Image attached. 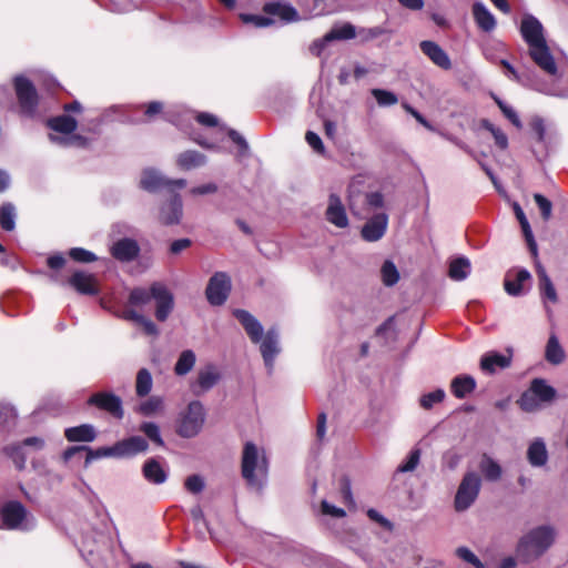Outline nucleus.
I'll return each mask as SVG.
<instances>
[{
    "mask_svg": "<svg viewBox=\"0 0 568 568\" xmlns=\"http://www.w3.org/2000/svg\"><path fill=\"white\" fill-rule=\"evenodd\" d=\"M520 34L528 45L531 60L547 74H557V64L547 44L541 22L531 14L523 17Z\"/></svg>",
    "mask_w": 568,
    "mask_h": 568,
    "instance_id": "f257e3e1",
    "label": "nucleus"
},
{
    "mask_svg": "<svg viewBox=\"0 0 568 568\" xmlns=\"http://www.w3.org/2000/svg\"><path fill=\"white\" fill-rule=\"evenodd\" d=\"M556 531L549 525L538 526L525 534L517 544V557L530 562L546 552L555 541Z\"/></svg>",
    "mask_w": 568,
    "mask_h": 568,
    "instance_id": "f03ea898",
    "label": "nucleus"
},
{
    "mask_svg": "<svg viewBox=\"0 0 568 568\" xmlns=\"http://www.w3.org/2000/svg\"><path fill=\"white\" fill-rule=\"evenodd\" d=\"M242 475L247 484L262 489L268 475V459L264 448L246 442L242 454Z\"/></svg>",
    "mask_w": 568,
    "mask_h": 568,
    "instance_id": "7ed1b4c3",
    "label": "nucleus"
},
{
    "mask_svg": "<svg viewBox=\"0 0 568 568\" xmlns=\"http://www.w3.org/2000/svg\"><path fill=\"white\" fill-rule=\"evenodd\" d=\"M47 126L52 131L49 134L51 143L67 148V146H84L87 139L82 135L74 134L78 128V121L70 114H61L47 120Z\"/></svg>",
    "mask_w": 568,
    "mask_h": 568,
    "instance_id": "20e7f679",
    "label": "nucleus"
},
{
    "mask_svg": "<svg viewBox=\"0 0 568 568\" xmlns=\"http://www.w3.org/2000/svg\"><path fill=\"white\" fill-rule=\"evenodd\" d=\"M556 396L557 390L546 379L535 378L517 403L524 412L535 413L550 404Z\"/></svg>",
    "mask_w": 568,
    "mask_h": 568,
    "instance_id": "39448f33",
    "label": "nucleus"
},
{
    "mask_svg": "<svg viewBox=\"0 0 568 568\" xmlns=\"http://www.w3.org/2000/svg\"><path fill=\"white\" fill-rule=\"evenodd\" d=\"M36 527V518L17 500L0 506V528L29 531Z\"/></svg>",
    "mask_w": 568,
    "mask_h": 568,
    "instance_id": "423d86ee",
    "label": "nucleus"
},
{
    "mask_svg": "<svg viewBox=\"0 0 568 568\" xmlns=\"http://www.w3.org/2000/svg\"><path fill=\"white\" fill-rule=\"evenodd\" d=\"M205 420L204 407L201 402H191L185 412L181 413L176 432L181 437L192 438L203 427Z\"/></svg>",
    "mask_w": 568,
    "mask_h": 568,
    "instance_id": "0eeeda50",
    "label": "nucleus"
},
{
    "mask_svg": "<svg viewBox=\"0 0 568 568\" xmlns=\"http://www.w3.org/2000/svg\"><path fill=\"white\" fill-rule=\"evenodd\" d=\"M45 442L38 436L28 437L20 443L9 444L3 447V454L10 458L16 468L19 470L24 469L27 457L30 452H39L44 448Z\"/></svg>",
    "mask_w": 568,
    "mask_h": 568,
    "instance_id": "6e6552de",
    "label": "nucleus"
},
{
    "mask_svg": "<svg viewBox=\"0 0 568 568\" xmlns=\"http://www.w3.org/2000/svg\"><path fill=\"white\" fill-rule=\"evenodd\" d=\"M481 486L478 474L469 471L463 477L455 496V509L467 510L477 499Z\"/></svg>",
    "mask_w": 568,
    "mask_h": 568,
    "instance_id": "1a4fd4ad",
    "label": "nucleus"
},
{
    "mask_svg": "<svg viewBox=\"0 0 568 568\" xmlns=\"http://www.w3.org/2000/svg\"><path fill=\"white\" fill-rule=\"evenodd\" d=\"M140 185L143 190L151 193L158 192L161 189H168L173 192L174 189H183L186 185V180H172L155 169H145L142 172Z\"/></svg>",
    "mask_w": 568,
    "mask_h": 568,
    "instance_id": "9d476101",
    "label": "nucleus"
},
{
    "mask_svg": "<svg viewBox=\"0 0 568 568\" xmlns=\"http://www.w3.org/2000/svg\"><path fill=\"white\" fill-rule=\"evenodd\" d=\"M231 277L225 272H216L209 280L205 295L211 305H223L231 292Z\"/></svg>",
    "mask_w": 568,
    "mask_h": 568,
    "instance_id": "9b49d317",
    "label": "nucleus"
},
{
    "mask_svg": "<svg viewBox=\"0 0 568 568\" xmlns=\"http://www.w3.org/2000/svg\"><path fill=\"white\" fill-rule=\"evenodd\" d=\"M14 89L22 113L33 115L38 105V93L31 81L22 75L16 77Z\"/></svg>",
    "mask_w": 568,
    "mask_h": 568,
    "instance_id": "f8f14e48",
    "label": "nucleus"
},
{
    "mask_svg": "<svg viewBox=\"0 0 568 568\" xmlns=\"http://www.w3.org/2000/svg\"><path fill=\"white\" fill-rule=\"evenodd\" d=\"M153 300L155 301V317L160 322H164L170 316L174 307L173 294L160 282L152 284Z\"/></svg>",
    "mask_w": 568,
    "mask_h": 568,
    "instance_id": "ddd939ff",
    "label": "nucleus"
},
{
    "mask_svg": "<svg viewBox=\"0 0 568 568\" xmlns=\"http://www.w3.org/2000/svg\"><path fill=\"white\" fill-rule=\"evenodd\" d=\"M222 378L217 366L207 364L197 372L196 379L191 384V390L194 395L201 396L212 389Z\"/></svg>",
    "mask_w": 568,
    "mask_h": 568,
    "instance_id": "4468645a",
    "label": "nucleus"
},
{
    "mask_svg": "<svg viewBox=\"0 0 568 568\" xmlns=\"http://www.w3.org/2000/svg\"><path fill=\"white\" fill-rule=\"evenodd\" d=\"M260 351L268 373H272L275 358L281 352L280 336L275 328L268 329L266 334L262 336Z\"/></svg>",
    "mask_w": 568,
    "mask_h": 568,
    "instance_id": "2eb2a0df",
    "label": "nucleus"
},
{
    "mask_svg": "<svg viewBox=\"0 0 568 568\" xmlns=\"http://www.w3.org/2000/svg\"><path fill=\"white\" fill-rule=\"evenodd\" d=\"M88 404L97 406L119 419L124 415L122 399L112 393H95L88 399Z\"/></svg>",
    "mask_w": 568,
    "mask_h": 568,
    "instance_id": "dca6fc26",
    "label": "nucleus"
},
{
    "mask_svg": "<svg viewBox=\"0 0 568 568\" xmlns=\"http://www.w3.org/2000/svg\"><path fill=\"white\" fill-rule=\"evenodd\" d=\"M388 226V215L385 212L373 214L362 227V237L367 242L381 240Z\"/></svg>",
    "mask_w": 568,
    "mask_h": 568,
    "instance_id": "f3484780",
    "label": "nucleus"
},
{
    "mask_svg": "<svg viewBox=\"0 0 568 568\" xmlns=\"http://www.w3.org/2000/svg\"><path fill=\"white\" fill-rule=\"evenodd\" d=\"M182 215V199L178 193H173L170 200L161 205L159 220L164 225H175L181 222Z\"/></svg>",
    "mask_w": 568,
    "mask_h": 568,
    "instance_id": "a211bd4d",
    "label": "nucleus"
},
{
    "mask_svg": "<svg viewBox=\"0 0 568 568\" xmlns=\"http://www.w3.org/2000/svg\"><path fill=\"white\" fill-rule=\"evenodd\" d=\"M420 51L438 68L449 70L452 60L446 51L435 41L424 40L419 43Z\"/></svg>",
    "mask_w": 568,
    "mask_h": 568,
    "instance_id": "6ab92c4d",
    "label": "nucleus"
},
{
    "mask_svg": "<svg viewBox=\"0 0 568 568\" xmlns=\"http://www.w3.org/2000/svg\"><path fill=\"white\" fill-rule=\"evenodd\" d=\"M114 258L121 262H131L135 260L140 253V246L133 239L124 237L114 242L110 248Z\"/></svg>",
    "mask_w": 568,
    "mask_h": 568,
    "instance_id": "aec40b11",
    "label": "nucleus"
},
{
    "mask_svg": "<svg viewBox=\"0 0 568 568\" xmlns=\"http://www.w3.org/2000/svg\"><path fill=\"white\" fill-rule=\"evenodd\" d=\"M326 220L339 229L348 226V217L346 210L336 194H331L328 197V204L325 212Z\"/></svg>",
    "mask_w": 568,
    "mask_h": 568,
    "instance_id": "412c9836",
    "label": "nucleus"
},
{
    "mask_svg": "<svg viewBox=\"0 0 568 568\" xmlns=\"http://www.w3.org/2000/svg\"><path fill=\"white\" fill-rule=\"evenodd\" d=\"M233 315L242 324L250 339L255 344L260 343L263 336V326L258 320L245 310H235Z\"/></svg>",
    "mask_w": 568,
    "mask_h": 568,
    "instance_id": "4be33fe9",
    "label": "nucleus"
},
{
    "mask_svg": "<svg viewBox=\"0 0 568 568\" xmlns=\"http://www.w3.org/2000/svg\"><path fill=\"white\" fill-rule=\"evenodd\" d=\"M531 278L530 273L526 268L509 271L505 277V291L511 296H520L524 294V283Z\"/></svg>",
    "mask_w": 568,
    "mask_h": 568,
    "instance_id": "5701e85b",
    "label": "nucleus"
},
{
    "mask_svg": "<svg viewBox=\"0 0 568 568\" xmlns=\"http://www.w3.org/2000/svg\"><path fill=\"white\" fill-rule=\"evenodd\" d=\"M115 445L118 458L132 457L139 453H144L149 448L148 442L141 436H131L115 443Z\"/></svg>",
    "mask_w": 568,
    "mask_h": 568,
    "instance_id": "b1692460",
    "label": "nucleus"
},
{
    "mask_svg": "<svg viewBox=\"0 0 568 568\" xmlns=\"http://www.w3.org/2000/svg\"><path fill=\"white\" fill-rule=\"evenodd\" d=\"M69 283L80 294L97 295L99 293L97 280L92 274L78 271L69 278Z\"/></svg>",
    "mask_w": 568,
    "mask_h": 568,
    "instance_id": "393cba45",
    "label": "nucleus"
},
{
    "mask_svg": "<svg viewBox=\"0 0 568 568\" xmlns=\"http://www.w3.org/2000/svg\"><path fill=\"white\" fill-rule=\"evenodd\" d=\"M511 363V355L497 352H488L480 358V368L487 374H494L497 369L506 368Z\"/></svg>",
    "mask_w": 568,
    "mask_h": 568,
    "instance_id": "a878e982",
    "label": "nucleus"
},
{
    "mask_svg": "<svg viewBox=\"0 0 568 568\" xmlns=\"http://www.w3.org/2000/svg\"><path fill=\"white\" fill-rule=\"evenodd\" d=\"M527 459L532 467H542L548 462V450L542 438H535L528 446Z\"/></svg>",
    "mask_w": 568,
    "mask_h": 568,
    "instance_id": "bb28decb",
    "label": "nucleus"
},
{
    "mask_svg": "<svg viewBox=\"0 0 568 568\" xmlns=\"http://www.w3.org/2000/svg\"><path fill=\"white\" fill-rule=\"evenodd\" d=\"M473 16L478 28L485 32H491L496 28V19L483 2H475Z\"/></svg>",
    "mask_w": 568,
    "mask_h": 568,
    "instance_id": "cd10ccee",
    "label": "nucleus"
},
{
    "mask_svg": "<svg viewBox=\"0 0 568 568\" xmlns=\"http://www.w3.org/2000/svg\"><path fill=\"white\" fill-rule=\"evenodd\" d=\"M207 162V158L205 154L195 151V150H187L184 152H181L176 158V164L181 170L190 171L193 169L201 168L205 165Z\"/></svg>",
    "mask_w": 568,
    "mask_h": 568,
    "instance_id": "c85d7f7f",
    "label": "nucleus"
},
{
    "mask_svg": "<svg viewBox=\"0 0 568 568\" xmlns=\"http://www.w3.org/2000/svg\"><path fill=\"white\" fill-rule=\"evenodd\" d=\"M142 473L144 478L154 485H161L168 479V473L155 458H150L144 463Z\"/></svg>",
    "mask_w": 568,
    "mask_h": 568,
    "instance_id": "c756f323",
    "label": "nucleus"
},
{
    "mask_svg": "<svg viewBox=\"0 0 568 568\" xmlns=\"http://www.w3.org/2000/svg\"><path fill=\"white\" fill-rule=\"evenodd\" d=\"M264 11L271 16H276L284 22L298 20V12L290 4L282 2H268L264 6Z\"/></svg>",
    "mask_w": 568,
    "mask_h": 568,
    "instance_id": "7c9ffc66",
    "label": "nucleus"
},
{
    "mask_svg": "<svg viewBox=\"0 0 568 568\" xmlns=\"http://www.w3.org/2000/svg\"><path fill=\"white\" fill-rule=\"evenodd\" d=\"M476 388V381L470 375H458L450 383L453 395L459 399L465 398Z\"/></svg>",
    "mask_w": 568,
    "mask_h": 568,
    "instance_id": "2f4dec72",
    "label": "nucleus"
},
{
    "mask_svg": "<svg viewBox=\"0 0 568 568\" xmlns=\"http://www.w3.org/2000/svg\"><path fill=\"white\" fill-rule=\"evenodd\" d=\"M536 271L539 278V290L542 300L556 303L558 301L557 292L545 267L538 263Z\"/></svg>",
    "mask_w": 568,
    "mask_h": 568,
    "instance_id": "473e14b6",
    "label": "nucleus"
},
{
    "mask_svg": "<svg viewBox=\"0 0 568 568\" xmlns=\"http://www.w3.org/2000/svg\"><path fill=\"white\" fill-rule=\"evenodd\" d=\"M150 0H98L102 7L118 13H125L142 8Z\"/></svg>",
    "mask_w": 568,
    "mask_h": 568,
    "instance_id": "72a5a7b5",
    "label": "nucleus"
},
{
    "mask_svg": "<svg viewBox=\"0 0 568 568\" xmlns=\"http://www.w3.org/2000/svg\"><path fill=\"white\" fill-rule=\"evenodd\" d=\"M64 436L69 442H93L97 437V433L92 425L82 424L67 428Z\"/></svg>",
    "mask_w": 568,
    "mask_h": 568,
    "instance_id": "f704fd0d",
    "label": "nucleus"
},
{
    "mask_svg": "<svg viewBox=\"0 0 568 568\" xmlns=\"http://www.w3.org/2000/svg\"><path fill=\"white\" fill-rule=\"evenodd\" d=\"M151 300H153L152 285L149 290L144 287H135L129 294L128 306L125 308H133L135 311L136 308L142 310L151 302Z\"/></svg>",
    "mask_w": 568,
    "mask_h": 568,
    "instance_id": "c9c22d12",
    "label": "nucleus"
},
{
    "mask_svg": "<svg viewBox=\"0 0 568 568\" xmlns=\"http://www.w3.org/2000/svg\"><path fill=\"white\" fill-rule=\"evenodd\" d=\"M513 209H514L515 215H516V217H517V220H518V222H519V224L521 226L524 236H525V239L527 241V244H528L532 255L537 256V244L535 242L530 224H529V222H528V220H527L523 209L516 202L514 203Z\"/></svg>",
    "mask_w": 568,
    "mask_h": 568,
    "instance_id": "e433bc0d",
    "label": "nucleus"
},
{
    "mask_svg": "<svg viewBox=\"0 0 568 568\" xmlns=\"http://www.w3.org/2000/svg\"><path fill=\"white\" fill-rule=\"evenodd\" d=\"M120 316L123 320L133 321V322L142 325L148 335L155 336L159 333L156 325L151 320L146 318L145 316H143L142 314H140L138 311H135L133 308H124Z\"/></svg>",
    "mask_w": 568,
    "mask_h": 568,
    "instance_id": "4c0bfd02",
    "label": "nucleus"
},
{
    "mask_svg": "<svg viewBox=\"0 0 568 568\" xmlns=\"http://www.w3.org/2000/svg\"><path fill=\"white\" fill-rule=\"evenodd\" d=\"M565 351L559 344V341L556 335H550L545 351V357L547 362L552 365H559L565 359Z\"/></svg>",
    "mask_w": 568,
    "mask_h": 568,
    "instance_id": "58836bf2",
    "label": "nucleus"
},
{
    "mask_svg": "<svg viewBox=\"0 0 568 568\" xmlns=\"http://www.w3.org/2000/svg\"><path fill=\"white\" fill-rule=\"evenodd\" d=\"M470 262L467 257H458L450 262L449 264V277L454 281H464L470 274Z\"/></svg>",
    "mask_w": 568,
    "mask_h": 568,
    "instance_id": "ea45409f",
    "label": "nucleus"
},
{
    "mask_svg": "<svg viewBox=\"0 0 568 568\" xmlns=\"http://www.w3.org/2000/svg\"><path fill=\"white\" fill-rule=\"evenodd\" d=\"M479 469L489 481H496L501 477L500 465L488 455H483L479 463Z\"/></svg>",
    "mask_w": 568,
    "mask_h": 568,
    "instance_id": "a19ab883",
    "label": "nucleus"
},
{
    "mask_svg": "<svg viewBox=\"0 0 568 568\" xmlns=\"http://www.w3.org/2000/svg\"><path fill=\"white\" fill-rule=\"evenodd\" d=\"M195 362H196V356L192 349L183 351L180 354V356L174 365V373L178 376L186 375L187 373H190L193 369Z\"/></svg>",
    "mask_w": 568,
    "mask_h": 568,
    "instance_id": "79ce46f5",
    "label": "nucleus"
},
{
    "mask_svg": "<svg viewBox=\"0 0 568 568\" xmlns=\"http://www.w3.org/2000/svg\"><path fill=\"white\" fill-rule=\"evenodd\" d=\"M153 386V378L149 369L141 368L136 374L135 393L139 397H145L150 394Z\"/></svg>",
    "mask_w": 568,
    "mask_h": 568,
    "instance_id": "37998d69",
    "label": "nucleus"
},
{
    "mask_svg": "<svg viewBox=\"0 0 568 568\" xmlns=\"http://www.w3.org/2000/svg\"><path fill=\"white\" fill-rule=\"evenodd\" d=\"M328 33H329V36H331L333 41L351 40V39H354L356 37L357 29L352 23L346 22V23H343V24L334 26L328 31Z\"/></svg>",
    "mask_w": 568,
    "mask_h": 568,
    "instance_id": "c03bdc74",
    "label": "nucleus"
},
{
    "mask_svg": "<svg viewBox=\"0 0 568 568\" xmlns=\"http://www.w3.org/2000/svg\"><path fill=\"white\" fill-rule=\"evenodd\" d=\"M164 407V399L161 396H151L146 400L142 402L138 412L143 416H152L155 413H159Z\"/></svg>",
    "mask_w": 568,
    "mask_h": 568,
    "instance_id": "a18cd8bd",
    "label": "nucleus"
},
{
    "mask_svg": "<svg viewBox=\"0 0 568 568\" xmlns=\"http://www.w3.org/2000/svg\"><path fill=\"white\" fill-rule=\"evenodd\" d=\"M16 207L11 203H4L0 207V225L6 231H12L16 226Z\"/></svg>",
    "mask_w": 568,
    "mask_h": 568,
    "instance_id": "49530a36",
    "label": "nucleus"
},
{
    "mask_svg": "<svg viewBox=\"0 0 568 568\" xmlns=\"http://www.w3.org/2000/svg\"><path fill=\"white\" fill-rule=\"evenodd\" d=\"M381 276L385 286H393L399 281V272L396 265L389 260L383 263Z\"/></svg>",
    "mask_w": 568,
    "mask_h": 568,
    "instance_id": "de8ad7c7",
    "label": "nucleus"
},
{
    "mask_svg": "<svg viewBox=\"0 0 568 568\" xmlns=\"http://www.w3.org/2000/svg\"><path fill=\"white\" fill-rule=\"evenodd\" d=\"M85 450H87L85 465H89L91 462H93L95 459H100V458H105V457H116L118 458V450H116L115 444L111 447H100L97 449L85 447Z\"/></svg>",
    "mask_w": 568,
    "mask_h": 568,
    "instance_id": "09e8293b",
    "label": "nucleus"
},
{
    "mask_svg": "<svg viewBox=\"0 0 568 568\" xmlns=\"http://www.w3.org/2000/svg\"><path fill=\"white\" fill-rule=\"evenodd\" d=\"M18 414L16 408L9 404H0V427L10 429L16 425Z\"/></svg>",
    "mask_w": 568,
    "mask_h": 568,
    "instance_id": "8fccbe9b",
    "label": "nucleus"
},
{
    "mask_svg": "<svg viewBox=\"0 0 568 568\" xmlns=\"http://www.w3.org/2000/svg\"><path fill=\"white\" fill-rule=\"evenodd\" d=\"M140 432H142L151 442L155 445L163 447L164 440L161 436L160 427L153 422H143L140 427Z\"/></svg>",
    "mask_w": 568,
    "mask_h": 568,
    "instance_id": "3c124183",
    "label": "nucleus"
},
{
    "mask_svg": "<svg viewBox=\"0 0 568 568\" xmlns=\"http://www.w3.org/2000/svg\"><path fill=\"white\" fill-rule=\"evenodd\" d=\"M371 93L382 108L392 106L398 102L397 95L385 89H372Z\"/></svg>",
    "mask_w": 568,
    "mask_h": 568,
    "instance_id": "603ef678",
    "label": "nucleus"
},
{
    "mask_svg": "<svg viewBox=\"0 0 568 568\" xmlns=\"http://www.w3.org/2000/svg\"><path fill=\"white\" fill-rule=\"evenodd\" d=\"M481 128H484L485 130H487L488 132L491 133V135H493L497 146H499L501 150L507 149V146H508V138H507V135L505 134V132L501 129L495 126L488 120H483L481 121Z\"/></svg>",
    "mask_w": 568,
    "mask_h": 568,
    "instance_id": "864d4df0",
    "label": "nucleus"
},
{
    "mask_svg": "<svg viewBox=\"0 0 568 568\" xmlns=\"http://www.w3.org/2000/svg\"><path fill=\"white\" fill-rule=\"evenodd\" d=\"M387 33V29L381 26L372 27V28H359L357 30V37L362 43L369 42L374 39H377Z\"/></svg>",
    "mask_w": 568,
    "mask_h": 568,
    "instance_id": "5fc2aeb1",
    "label": "nucleus"
},
{
    "mask_svg": "<svg viewBox=\"0 0 568 568\" xmlns=\"http://www.w3.org/2000/svg\"><path fill=\"white\" fill-rule=\"evenodd\" d=\"M445 398V392L438 388L434 392L427 393L420 397V406L425 409L432 408L435 404L440 403Z\"/></svg>",
    "mask_w": 568,
    "mask_h": 568,
    "instance_id": "6e6d98bb",
    "label": "nucleus"
},
{
    "mask_svg": "<svg viewBox=\"0 0 568 568\" xmlns=\"http://www.w3.org/2000/svg\"><path fill=\"white\" fill-rule=\"evenodd\" d=\"M69 256L79 263H91L98 260L97 255L82 247H73L69 251Z\"/></svg>",
    "mask_w": 568,
    "mask_h": 568,
    "instance_id": "4d7b16f0",
    "label": "nucleus"
},
{
    "mask_svg": "<svg viewBox=\"0 0 568 568\" xmlns=\"http://www.w3.org/2000/svg\"><path fill=\"white\" fill-rule=\"evenodd\" d=\"M456 555L463 561L474 566L475 568H485L480 559L467 547H458Z\"/></svg>",
    "mask_w": 568,
    "mask_h": 568,
    "instance_id": "13d9d810",
    "label": "nucleus"
},
{
    "mask_svg": "<svg viewBox=\"0 0 568 568\" xmlns=\"http://www.w3.org/2000/svg\"><path fill=\"white\" fill-rule=\"evenodd\" d=\"M419 460H420V450L419 449H413L409 453V455L407 456L406 460L403 462L398 466L397 471H399V473L413 471L418 466Z\"/></svg>",
    "mask_w": 568,
    "mask_h": 568,
    "instance_id": "bf43d9fd",
    "label": "nucleus"
},
{
    "mask_svg": "<svg viewBox=\"0 0 568 568\" xmlns=\"http://www.w3.org/2000/svg\"><path fill=\"white\" fill-rule=\"evenodd\" d=\"M333 42L329 33L327 32L322 38L315 39L308 47L310 53L314 57H322L327 45Z\"/></svg>",
    "mask_w": 568,
    "mask_h": 568,
    "instance_id": "052dcab7",
    "label": "nucleus"
},
{
    "mask_svg": "<svg viewBox=\"0 0 568 568\" xmlns=\"http://www.w3.org/2000/svg\"><path fill=\"white\" fill-rule=\"evenodd\" d=\"M534 200L540 211V215L544 221H548L551 217L552 204L551 202L540 193L534 194Z\"/></svg>",
    "mask_w": 568,
    "mask_h": 568,
    "instance_id": "680f3d73",
    "label": "nucleus"
},
{
    "mask_svg": "<svg viewBox=\"0 0 568 568\" xmlns=\"http://www.w3.org/2000/svg\"><path fill=\"white\" fill-rule=\"evenodd\" d=\"M184 486L192 494L201 493L204 487V479L200 475H191L185 479Z\"/></svg>",
    "mask_w": 568,
    "mask_h": 568,
    "instance_id": "e2e57ef3",
    "label": "nucleus"
},
{
    "mask_svg": "<svg viewBox=\"0 0 568 568\" xmlns=\"http://www.w3.org/2000/svg\"><path fill=\"white\" fill-rule=\"evenodd\" d=\"M339 490L344 503L351 507H355V500L352 494L351 480L343 477L339 484Z\"/></svg>",
    "mask_w": 568,
    "mask_h": 568,
    "instance_id": "0e129e2a",
    "label": "nucleus"
},
{
    "mask_svg": "<svg viewBox=\"0 0 568 568\" xmlns=\"http://www.w3.org/2000/svg\"><path fill=\"white\" fill-rule=\"evenodd\" d=\"M365 203L368 211H375L384 206V196L379 192H371L365 195Z\"/></svg>",
    "mask_w": 568,
    "mask_h": 568,
    "instance_id": "69168bd1",
    "label": "nucleus"
},
{
    "mask_svg": "<svg viewBox=\"0 0 568 568\" xmlns=\"http://www.w3.org/2000/svg\"><path fill=\"white\" fill-rule=\"evenodd\" d=\"M227 134L230 136V139L239 145L240 148V152H239V156H246L247 153H248V144L246 142V140L235 130L233 129H230L227 131Z\"/></svg>",
    "mask_w": 568,
    "mask_h": 568,
    "instance_id": "338daca9",
    "label": "nucleus"
},
{
    "mask_svg": "<svg viewBox=\"0 0 568 568\" xmlns=\"http://www.w3.org/2000/svg\"><path fill=\"white\" fill-rule=\"evenodd\" d=\"M241 19L245 23H253L257 28L268 27L273 21L270 18L256 14H241Z\"/></svg>",
    "mask_w": 568,
    "mask_h": 568,
    "instance_id": "774afa93",
    "label": "nucleus"
}]
</instances>
